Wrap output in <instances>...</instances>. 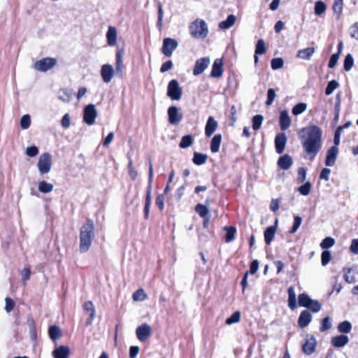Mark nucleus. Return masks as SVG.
<instances>
[{
    "mask_svg": "<svg viewBox=\"0 0 358 358\" xmlns=\"http://www.w3.org/2000/svg\"><path fill=\"white\" fill-rule=\"evenodd\" d=\"M306 136L303 141V149L309 159H313L322 146V130L317 126H310L303 129Z\"/></svg>",
    "mask_w": 358,
    "mask_h": 358,
    "instance_id": "obj_1",
    "label": "nucleus"
},
{
    "mask_svg": "<svg viewBox=\"0 0 358 358\" xmlns=\"http://www.w3.org/2000/svg\"><path fill=\"white\" fill-rule=\"evenodd\" d=\"M189 32L194 38L203 39L208 34V27L203 20L198 18L190 24Z\"/></svg>",
    "mask_w": 358,
    "mask_h": 358,
    "instance_id": "obj_2",
    "label": "nucleus"
},
{
    "mask_svg": "<svg viewBox=\"0 0 358 358\" xmlns=\"http://www.w3.org/2000/svg\"><path fill=\"white\" fill-rule=\"evenodd\" d=\"M52 159L49 152L41 154L37 162V168L41 175L49 173L52 170Z\"/></svg>",
    "mask_w": 358,
    "mask_h": 358,
    "instance_id": "obj_3",
    "label": "nucleus"
},
{
    "mask_svg": "<svg viewBox=\"0 0 358 358\" xmlns=\"http://www.w3.org/2000/svg\"><path fill=\"white\" fill-rule=\"evenodd\" d=\"M57 64V59L53 57H45L36 61L34 64V68L36 71L45 72L54 68Z\"/></svg>",
    "mask_w": 358,
    "mask_h": 358,
    "instance_id": "obj_4",
    "label": "nucleus"
},
{
    "mask_svg": "<svg viewBox=\"0 0 358 358\" xmlns=\"http://www.w3.org/2000/svg\"><path fill=\"white\" fill-rule=\"evenodd\" d=\"M90 249V225L86 223L80 230V250L81 252H86Z\"/></svg>",
    "mask_w": 358,
    "mask_h": 358,
    "instance_id": "obj_5",
    "label": "nucleus"
},
{
    "mask_svg": "<svg viewBox=\"0 0 358 358\" xmlns=\"http://www.w3.org/2000/svg\"><path fill=\"white\" fill-rule=\"evenodd\" d=\"M182 89L179 85L178 82L173 79L171 80L167 87V95L172 100L178 101L181 99L182 96Z\"/></svg>",
    "mask_w": 358,
    "mask_h": 358,
    "instance_id": "obj_6",
    "label": "nucleus"
},
{
    "mask_svg": "<svg viewBox=\"0 0 358 358\" xmlns=\"http://www.w3.org/2000/svg\"><path fill=\"white\" fill-rule=\"evenodd\" d=\"M317 345L316 338L311 334H307L305 338V343L302 345V350L304 354L310 355L315 351Z\"/></svg>",
    "mask_w": 358,
    "mask_h": 358,
    "instance_id": "obj_7",
    "label": "nucleus"
},
{
    "mask_svg": "<svg viewBox=\"0 0 358 358\" xmlns=\"http://www.w3.org/2000/svg\"><path fill=\"white\" fill-rule=\"evenodd\" d=\"M178 42L171 38L164 39L162 51L166 57H171L173 51L178 48Z\"/></svg>",
    "mask_w": 358,
    "mask_h": 358,
    "instance_id": "obj_8",
    "label": "nucleus"
},
{
    "mask_svg": "<svg viewBox=\"0 0 358 358\" xmlns=\"http://www.w3.org/2000/svg\"><path fill=\"white\" fill-rule=\"evenodd\" d=\"M136 334L138 339L141 342H144L150 337L152 328L148 324H143L136 328Z\"/></svg>",
    "mask_w": 358,
    "mask_h": 358,
    "instance_id": "obj_9",
    "label": "nucleus"
},
{
    "mask_svg": "<svg viewBox=\"0 0 358 358\" xmlns=\"http://www.w3.org/2000/svg\"><path fill=\"white\" fill-rule=\"evenodd\" d=\"M210 59L209 57H203L196 61L194 68L193 69V74L199 76L209 66Z\"/></svg>",
    "mask_w": 358,
    "mask_h": 358,
    "instance_id": "obj_10",
    "label": "nucleus"
},
{
    "mask_svg": "<svg viewBox=\"0 0 358 358\" xmlns=\"http://www.w3.org/2000/svg\"><path fill=\"white\" fill-rule=\"evenodd\" d=\"M169 121L171 124H179L182 118V113L176 106H171L168 109Z\"/></svg>",
    "mask_w": 358,
    "mask_h": 358,
    "instance_id": "obj_11",
    "label": "nucleus"
},
{
    "mask_svg": "<svg viewBox=\"0 0 358 358\" xmlns=\"http://www.w3.org/2000/svg\"><path fill=\"white\" fill-rule=\"evenodd\" d=\"M115 74L113 67L110 64H104L101 69V76L104 83L111 82Z\"/></svg>",
    "mask_w": 358,
    "mask_h": 358,
    "instance_id": "obj_12",
    "label": "nucleus"
},
{
    "mask_svg": "<svg viewBox=\"0 0 358 358\" xmlns=\"http://www.w3.org/2000/svg\"><path fill=\"white\" fill-rule=\"evenodd\" d=\"M71 349L67 345H57L52 352L53 358H69Z\"/></svg>",
    "mask_w": 358,
    "mask_h": 358,
    "instance_id": "obj_13",
    "label": "nucleus"
},
{
    "mask_svg": "<svg viewBox=\"0 0 358 358\" xmlns=\"http://www.w3.org/2000/svg\"><path fill=\"white\" fill-rule=\"evenodd\" d=\"M338 153V148L336 146H332L328 150L325 160V164L327 166H333L335 164Z\"/></svg>",
    "mask_w": 358,
    "mask_h": 358,
    "instance_id": "obj_14",
    "label": "nucleus"
},
{
    "mask_svg": "<svg viewBox=\"0 0 358 358\" xmlns=\"http://www.w3.org/2000/svg\"><path fill=\"white\" fill-rule=\"evenodd\" d=\"M287 143V137L285 134L280 133L277 134L275 138V145L276 152L278 154H281L283 152L285 145Z\"/></svg>",
    "mask_w": 358,
    "mask_h": 358,
    "instance_id": "obj_15",
    "label": "nucleus"
},
{
    "mask_svg": "<svg viewBox=\"0 0 358 358\" xmlns=\"http://www.w3.org/2000/svg\"><path fill=\"white\" fill-rule=\"evenodd\" d=\"M223 73V62L221 59H216L213 64L210 76L213 78H220Z\"/></svg>",
    "mask_w": 358,
    "mask_h": 358,
    "instance_id": "obj_16",
    "label": "nucleus"
},
{
    "mask_svg": "<svg viewBox=\"0 0 358 358\" xmlns=\"http://www.w3.org/2000/svg\"><path fill=\"white\" fill-rule=\"evenodd\" d=\"M218 123L213 117H209L205 128V134L210 137L217 129Z\"/></svg>",
    "mask_w": 358,
    "mask_h": 358,
    "instance_id": "obj_17",
    "label": "nucleus"
},
{
    "mask_svg": "<svg viewBox=\"0 0 358 358\" xmlns=\"http://www.w3.org/2000/svg\"><path fill=\"white\" fill-rule=\"evenodd\" d=\"M291 124V118L287 110H283L280 115V126L282 131L287 129Z\"/></svg>",
    "mask_w": 358,
    "mask_h": 358,
    "instance_id": "obj_18",
    "label": "nucleus"
},
{
    "mask_svg": "<svg viewBox=\"0 0 358 358\" xmlns=\"http://www.w3.org/2000/svg\"><path fill=\"white\" fill-rule=\"evenodd\" d=\"M349 342V338L345 335H338L331 338V343L335 348H343Z\"/></svg>",
    "mask_w": 358,
    "mask_h": 358,
    "instance_id": "obj_19",
    "label": "nucleus"
},
{
    "mask_svg": "<svg viewBox=\"0 0 358 358\" xmlns=\"http://www.w3.org/2000/svg\"><path fill=\"white\" fill-rule=\"evenodd\" d=\"M312 315L307 310H303L301 313L298 323L300 327L304 328L307 327L312 321Z\"/></svg>",
    "mask_w": 358,
    "mask_h": 358,
    "instance_id": "obj_20",
    "label": "nucleus"
},
{
    "mask_svg": "<svg viewBox=\"0 0 358 358\" xmlns=\"http://www.w3.org/2000/svg\"><path fill=\"white\" fill-rule=\"evenodd\" d=\"M107 41L109 45L113 46L116 44L117 31L115 27H109L106 34Z\"/></svg>",
    "mask_w": 358,
    "mask_h": 358,
    "instance_id": "obj_21",
    "label": "nucleus"
},
{
    "mask_svg": "<svg viewBox=\"0 0 358 358\" xmlns=\"http://www.w3.org/2000/svg\"><path fill=\"white\" fill-rule=\"evenodd\" d=\"M153 177V166L151 162L149 166V178H148V187L147 190V195L145 199V205L150 206L151 204V183Z\"/></svg>",
    "mask_w": 358,
    "mask_h": 358,
    "instance_id": "obj_22",
    "label": "nucleus"
},
{
    "mask_svg": "<svg viewBox=\"0 0 358 358\" xmlns=\"http://www.w3.org/2000/svg\"><path fill=\"white\" fill-rule=\"evenodd\" d=\"M292 164V157L288 155H284L278 161V165L283 170H287L291 167Z\"/></svg>",
    "mask_w": 358,
    "mask_h": 358,
    "instance_id": "obj_23",
    "label": "nucleus"
},
{
    "mask_svg": "<svg viewBox=\"0 0 358 358\" xmlns=\"http://www.w3.org/2000/svg\"><path fill=\"white\" fill-rule=\"evenodd\" d=\"M236 22V17L231 14L229 15L227 20L219 23V28L221 29H228L233 27Z\"/></svg>",
    "mask_w": 358,
    "mask_h": 358,
    "instance_id": "obj_24",
    "label": "nucleus"
},
{
    "mask_svg": "<svg viewBox=\"0 0 358 358\" xmlns=\"http://www.w3.org/2000/svg\"><path fill=\"white\" fill-rule=\"evenodd\" d=\"M315 52L314 48H307L297 52L296 57L305 60H309Z\"/></svg>",
    "mask_w": 358,
    "mask_h": 358,
    "instance_id": "obj_25",
    "label": "nucleus"
},
{
    "mask_svg": "<svg viewBox=\"0 0 358 358\" xmlns=\"http://www.w3.org/2000/svg\"><path fill=\"white\" fill-rule=\"evenodd\" d=\"M54 185L52 183L42 180L38 182V189L43 194H48L53 191Z\"/></svg>",
    "mask_w": 358,
    "mask_h": 358,
    "instance_id": "obj_26",
    "label": "nucleus"
},
{
    "mask_svg": "<svg viewBox=\"0 0 358 358\" xmlns=\"http://www.w3.org/2000/svg\"><path fill=\"white\" fill-rule=\"evenodd\" d=\"M288 305L292 310H294L296 308V294L293 286L289 287L288 289Z\"/></svg>",
    "mask_w": 358,
    "mask_h": 358,
    "instance_id": "obj_27",
    "label": "nucleus"
},
{
    "mask_svg": "<svg viewBox=\"0 0 358 358\" xmlns=\"http://www.w3.org/2000/svg\"><path fill=\"white\" fill-rule=\"evenodd\" d=\"M123 50H119L116 54V71L117 73H122L123 71Z\"/></svg>",
    "mask_w": 358,
    "mask_h": 358,
    "instance_id": "obj_28",
    "label": "nucleus"
},
{
    "mask_svg": "<svg viewBox=\"0 0 358 358\" xmlns=\"http://www.w3.org/2000/svg\"><path fill=\"white\" fill-rule=\"evenodd\" d=\"M221 142V134H216L215 136H214L210 142V150L213 152L215 153L219 151Z\"/></svg>",
    "mask_w": 358,
    "mask_h": 358,
    "instance_id": "obj_29",
    "label": "nucleus"
},
{
    "mask_svg": "<svg viewBox=\"0 0 358 358\" xmlns=\"http://www.w3.org/2000/svg\"><path fill=\"white\" fill-rule=\"evenodd\" d=\"M275 234V227L271 226L266 228L264 231V239L267 245H269L273 240Z\"/></svg>",
    "mask_w": 358,
    "mask_h": 358,
    "instance_id": "obj_30",
    "label": "nucleus"
},
{
    "mask_svg": "<svg viewBox=\"0 0 358 358\" xmlns=\"http://www.w3.org/2000/svg\"><path fill=\"white\" fill-rule=\"evenodd\" d=\"M195 211L201 216L202 218L210 217V210L207 206L203 205L201 203L197 204L195 206Z\"/></svg>",
    "mask_w": 358,
    "mask_h": 358,
    "instance_id": "obj_31",
    "label": "nucleus"
},
{
    "mask_svg": "<svg viewBox=\"0 0 358 358\" xmlns=\"http://www.w3.org/2000/svg\"><path fill=\"white\" fill-rule=\"evenodd\" d=\"M49 336L52 341H56L62 336V331L57 326H50L49 328Z\"/></svg>",
    "mask_w": 358,
    "mask_h": 358,
    "instance_id": "obj_32",
    "label": "nucleus"
},
{
    "mask_svg": "<svg viewBox=\"0 0 358 358\" xmlns=\"http://www.w3.org/2000/svg\"><path fill=\"white\" fill-rule=\"evenodd\" d=\"M73 93L71 90L63 89L60 90L58 93V98L64 102H69L71 99Z\"/></svg>",
    "mask_w": 358,
    "mask_h": 358,
    "instance_id": "obj_33",
    "label": "nucleus"
},
{
    "mask_svg": "<svg viewBox=\"0 0 358 358\" xmlns=\"http://www.w3.org/2000/svg\"><path fill=\"white\" fill-rule=\"evenodd\" d=\"M352 329V324L349 321H343L341 322L338 326V330L339 332L343 334H349L351 332Z\"/></svg>",
    "mask_w": 358,
    "mask_h": 358,
    "instance_id": "obj_34",
    "label": "nucleus"
},
{
    "mask_svg": "<svg viewBox=\"0 0 358 358\" xmlns=\"http://www.w3.org/2000/svg\"><path fill=\"white\" fill-rule=\"evenodd\" d=\"M224 229L227 231V234L225 236V241L227 243H230L235 238L236 229L234 227H224Z\"/></svg>",
    "mask_w": 358,
    "mask_h": 358,
    "instance_id": "obj_35",
    "label": "nucleus"
},
{
    "mask_svg": "<svg viewBox=\"0 0 358 358\" xmlns=\"http://www.w3.org/2000/svg\"><path fill=\"white\" fill-rule=\"evenodd\" d=\"M147 294L143 289H139L136 291L133 295V300L135 301H143L147 299Z\"/></svg>",
    "mask_w": 358,
    "mask_h": 358,
    "instance_id": "obj_36",
    "label": "nucleus"
},
{
    "mask_svg": "<svg viewBox=\"0 0 358 358\" xmlns=\"http://www.w3.org/2000/svg\"><path fill=\"white\" fill-rule=\"evenodd\" d=\"M207 160V156L204 154L195 152L194 155L193 162L196 165H203Z\"/></svg>",
    "mask_w": 358,
    "mask_h": 358,
    "instance_id": "obj_37",
    "label": "nucleus"
},
{
    "mask_svg": "<svg viewBox=\"0 0 358 358\" xmlns=\"http://www.w3.org/2000/svg\"><path fill=\"white\" fill-rule=\"evenodd\" d=\"M298 299L299 306L305 308H307L308 305L312 300V299L308 295L304 293L299 294Z\"/></svg>",
    "mask_w": 358,
    "mask_h": 358,
    "instance_id": "obj_38",
    "label": "nucleus"
},
{
    "mask_svg": "<svg viewBox=\"0 0 358 358\" xmlns=\"http://www.w3.org/2000/svg\"><path fill=\"white\" fill-rule=\"evenodd\" d=\"M307 109V104L305 103H300L296 104L292 108V113L294 115H299L306 111Z\"/></svg>",
    "mask_w": 358,
    "mask_h": 358,
    "instance_id": "obj_39",
    "label": "nucleus"
},
{
    "mask_svg": "<svg viewBox=\"0 0 358 358\" xmlns=\"http://www.w3.org/2000/svg\"><path fill=\"white\" fill-rule=\"evenodd\" d=\"M339 86V84L335 80H333L331 81H330L327 87H326V90H325V94L326 95L329 96L330 94H331L334 91L337 89Z\"/></svg>",
    "mask_w": 358,
    "mask_h": 358,
    "instance_id": "obj_40",
    "label": "nucleus"
},
{
    "mask_svg": "<svg viewBox=\"0 0 358 358\" xmlns=\"http://www.w3.org/2000/svg\"><path fill=\"white\" fill-rule=\"evenodd\" d=\"M354 65V59L351 54H348L344 60V69L349 71Z\"/></svg>",
    "mask_w": 358,
    "mask_h": 358,
    "instance_id": "obj_41",
    "label": "nucleus"
},
{
    "mask_svg": "<svg viewBox=\"0 0 358 358\" xmlns=\"http://www.w3.org/2000/svg\"><path fill=\"white\" fill-rule=\"evenodd\" d=\"M241 320V313L239 311H236L234 313L229 317H228L226 320V324L228 325H231L233 324L237 323Z\"/></svg>",
    "mask_w": 358,
    "mask_h": 358,
    "instance_id": "obj_42",
    "label": "nucleus"
},
{
    "mask_svg": "<svg viewBox=\"0 0 358 358\" xmlns=\"http://www.w3.org/2000/svg\"><path fill=\"white\" fill-rule=\"evenodd\" d=\"M307 308L314 313H317L321 310L322 304L318 301L312 299L308 305Z\"/></svg>",
    "mask_w": 358,
    "mask_h": 358,
    "instance_id": "obj_43",
    "label": "nucleus"
},
{
    "mask_svg": "<svg viewBox=\"0 0 358 358\" xmlns=\"http://www.w3.org/2000/svg\"><path fill=\"white\" fill-rule=\"evenodd\" d=\"M327 6L325 3L321 1H318L315 5V13L317 15H320L325 12Z\"/></svg>",
    "mask_w": 358,
    "mask_h": 358,
    "instance_id": "obj_44",
    "label": "nucleus"
},
{
    "mask_svg": "<svg viewBox=\"0 0 358 358\" xmlns=\"http://www.w3.org/2000/svg\"><path fill=\"white\" fill-rule=\"evenodd\" d=\"M192 137L190 135H186L182 138L179 145L181 148H187L192 145Z\"/></svg>",
    "mask_w": 358,
    "mask_h": 358,
    "instance_id": "obj_45",
    "label": "nucleus"
},
{
    "mask_svg": "<svg viewBox=\"0 0 358 358\" xmlns=\"http://www.w3.org/2000/svg\"><path fill=\"white\" fill-rule=\"evenodd\" d=\"M263 116L261 115H257L253 117L252 128L254 130H258L259 129H260L263 122Z\"/></svg>",
    "mask_w": 358,
    "mask_h": 358,
    "instance_id": "obj_46",
    "label": "nucleus"
},
{
    "mask_svg": "<svg viewBox=\"0 0 358 358\" xmlns=\"http://www.w3.org/2000/svg\"><path fill=\"white\" fill-rule=\"evenodd\" d=\"M31 117L29 115H24L20 119V127L22 129H27L30 127Z\"/></svg>",
    "mask_w": 358,
    "mask_h": 358,
    "instance_id": "obj_47",
    "label": "nucleus"
},
{
    "mask_svg": "<svg viewBox=\"0 0 358 358\" xmlns=\"http://www.w3.org/2000/svg\"><path fill=\"white\" fill-rule=\"evenodd\" d=\"M284 65V60L281 58H275L271 60V66L273 70H277L282 68Z\"/></svg>",
    "mask_w": 358,
    "mask_h": 358,
    "instance_id": "obj_48",
    "label": "nucleus"
},
{
    "mask_svg": "<svg viewBox=\"0 0 358 358\" xmlns=\"http://www.w3.org/2000/svg\"><path fill=\"white\" fill-rule=\"evenodd\" d=\"M335 244V241L333 238L327 237L320 243V247L322 249H328Z\"/></svg>",
    "mask_w": 358,
    "mask_h": 358,
    "instance_id": "obj_49",
    "label": "nucleus"
},
{
    "mask_svg": "<svg viewBox=\"0 0 358 358\" xmlns=\"http://www.w3.org/2000/svg\"><path fill=\"white\" fill-rule=\"evenodd\" d=\"M266 52L265 43L263 39L258 40L256 45L255 54L262 55Z\"/></svg>",
    "mask_w": 358,
    "mask_h": 358,
    "instance_id": "obj_50",
    "label": "nucleus"
},
{
    "mask_svg": "<svg viewBox=\"0 0 358 358\" xmlns=\"http://www.w3.org/2000/svg\"><path fill=\"white\" fill-rule=\"evenodd\" d=\"M311 187V183L310 182H306L304 185L299 187V191L302 195L307 196L310 192Z\"/></svg>",
    "mask_w": 358,
    "mask_h": 358,
    "instance_id": "obj_51",
    "label": "nucleus"
},
{
    "mask_svg": "<svg viewBox=\"0 0 358 358\" xmlns=\"http://www.w3.org/2000/svg\"><path fill=\"white\" fill-rule=\"evenodd\" d=\"M301 223H302V218L298 215L294 216V224H293V226H292L291 230L289 231V232L291 234H294L298 230V229L300 227V226L301 225Z\"/></svg>",
    "mask_w": 358,
    "mask_h": 358,
    "instance_id": "obj_52",
    "label": "nucleus"
},
{
    "mask_svg": "<svg viewBox=\"0 0 358 358\" xmlns=\"http://www.w3.org/2000/svg\"><path fill=\"white\" fill-rule=\"evenodd\" d=\"M38 152V148L35 145L27 147L25 150L26 155L29 157H36Z\"/></svg>",
    "mask_w": 358,
    "mask_h": 358,
    "instance_id": "obj_53",
    "label": "nucleus"
},
{
    "mask_svg": "<svg viewBox=\"0 0 358 358\" xmlns=\"http://www.w3.org/2000/svg\"><path fill=\"white\" fill-rule=\"evenodd\" d=\"M276 97L275 91L273 88H269L267 92V101L266 102L267 106H271Z\"/></svg>",
    "mask_w": 358,
    "mask_h": 358,
    "instance_id": "obj_54",
    "label": "nucleus"
},
{
    "mask_svg": "<svg viewBox=\"0 0 358 358\" xmlns=\"http://www.w3.org/2000/svg\"><path fill=\"white\" fill-rule=\"evenodd\" d=\"M344 271H345V273L344 275V279L345 281L348 283H353L355 282V277L353 273H352V269L348 268L344 269Z\"/></svg>",
    "mask_w": 358,
    "mask_h": 358,
    "instance_id": "obj_55",
    "label": "nucleus"
},
{
    "mask_svg": "<svg viewBox=\"0 0 358 358\" xmlns=\"http://www.w3.org/2000/svg\"><path fill=\"white\" fill-rule=\"evenodd\" d=\"M332 324L331 322V318L329 317H324L322 321V326L320 327L321 331H325L331 329Z\"/></svg>",
    "mask_w": 358,
    "mask_h": 358,
    "instance_id": "obj_56",
    "label": "nucleus"
},
{
    "mask_svg": "<svg viewBox=\"0 0 358 358\" xmlns=\"http://www.w3.org/2000/svg\"><path fill=\"white\" fill-rule=\"evenodd\" d=\"M331 255L328 250H325L322 253L321 260L323 266L327 265L331 260Z\"/></svg>",
    "mask_w": 358,
    "mask_h": 358,
    "instance_id": "obj_57",
    "label": "nucleus"
},
{
    "mask_svg": "<svg viewBox=\"0 0 358 358\" xmlns=\"http://www.w3.org/2000/svg\"><path fill=\"white\" fill-rule=\"evenodd\" d=\"M128 169H129V174L131 178L133 180H136V178H137V176H138V172L133 167V162L131 159H129V161Z\"/></svg>",
    "mask_w": 358,
    "mask_h": 358,
    "instance_id": "obj_58",
    "label": "nucleus"
},
{
    "mask_svg": "<svg viewBox=\"0 0 358 358\" xmlns=\"http://www.w3.org/2000/svg\"><path fill=\"white\" fill-rule=\"evenodd\" d=\"M15 307V302L9 297L5 299V310L6 313H10Z\"/></svg>",
    "mask_w": 358,
    "mask_h": 358,
    "instance_id": "obj_59",
    "label": "nucleus"
},
{
    "mask_svg": "<svg viewBox=\"0 0 358 358\" xmlns=\"http://www.w3.org/2000/svg\"><path fill=\"white\" fill-rule=\"evenodd\" d=\"M339 59V53L333 54L329 59L328 66L331 69L336 66Z\"/></svg>",
    "mask_w": 358,
    "mask_h": 358,
    "instance_id": "obj_60",
    "label": "nucleus"
},
{
    "mask_svg": "<svg viewBox=\"0 0 358 358\" xmlns=\"http://www.w3.org/2000/svg\"><path fill=\"white\" fill-rule=\"evenodd\" d=\"M62 125L64 128L67 129L71 125V118L69 113L65 114L61 121Z\"/></svg>",
    "mask_w": 358,
    "mask_h": 358,
    "instance_id": "obj_61",
    "label": "nucleus"
},
{
    "mask_svg": "<svg viewBox=\"0 0 358 358\" xmlns=\"http://www.w3.org/2000/svg\"><path fill=\"white\" fill-rule=\"evenodd\" d=\"M343 131V127H338L335 131L334 134V146L338 147V145L340 144V138L341 135V132Z\"/></svg>",
    "mask_w": 358,
    "mask_h": 358,
    "instance_id": "obj_62",
    "label": "nucleus"
},
{
    "mask_svg": "<svg viewBox=\"0 0 358 358\" xmlns=\"http://www.w3.org/2000/svg\"><path fill=\"white\" fill-rule=\"evenodd\" d=\"M350 36L352 38L358 41V23L354 24L350 27Z\"/></svg>",
    "mask_w": 358,
    "mask_h": 358,
    "instance_id": "obj_63",
    "label": "nucleus"
},
{
    "mask_svg": "<svg viewBox=\"0 0 358 358\" xmlns=\"http://www.w3.org/2000/svg\"><path fill=\"white\" fill-rule=\"evenodd\" d=\"M350 250L352 253L358 255V238L352 240Z\"/></svg>",
    "mask_w": 358,
    "mask_h": 358,
    "instance_id": "obj_64",
    "label": "nucleus"
}]
</instances>
